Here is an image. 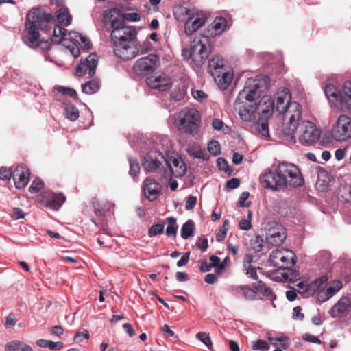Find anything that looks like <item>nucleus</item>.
Returning a JSON list of instances; mask_svg holds the SVG:
<instances>
[{
    "mask_svg": "<svg viewBox=\"0 0 351 351\" xmlns=\"http://www.w3.org/2000/svg\"><path fill=\"white\" fill-rule=\"evenodd\" d=\"M104 23L107 30L111 29L110 38L114 45V52L121 59L131 60L140 52L145 53L150 50V42L145 41L141 45L136 38V29L124 25V19L117 9L106 11Z\"/></svg>",
    "mask_w": 351,
    "mask_h": 351,
    "instance_id": "nucleus-1",
    "label": "nucleus"
},
{
    "mask_svg": "<svg viewBox=\"0 0 351 351\" xmlns=\"http://www.w3.org/2000/svg\"><path fill=\"white\" fill-rule=\"evenodd\" d=\"M267 82L268 77L265 76H257L247 80L234 104V108L239 110V116L243 121H251L255 119L256 112L263 114L270 113V109L265 107L267 101L271 108L274 106L270 97L265 95Z\"/></svg>",
    "mask_w": 351,
    "mask_h": 351,
    "instance_id": "nucleus-2",
    "label": "nucleus"
},
{
    "mask_svg": "<svg viewBox=\"0 0 351 351\" xmlns=\"http://www.w3.org/2000/svg\"><path fill=\"white\" fill-rule=\"evenodd\" d=\"M260 182L265 188L273 191H280L286 187L287 184L296 187L303 184L298 167L287 162L278 165L274 171L266 170L260 177Z\"/></svg>",
    "mask_w": 351,
    "mask_h": 351,
    "instance_id": "nucleus-3",
    "label": "nucleus"
},
{
    "mask_svg": "<svg viewBox=\"0 0 351 351\" xmlns=\"http://www.w3.org/2000/svg\"><path fill=\"white\" fill-rule=\"evenodd\" d=\"M291 97L288 91L282 90L278 93L276 98V102L270 99L273 102L274 106L272 108L269 106V103L267 101L265 107H268L270 112L274 110V108L280 114H285V119L288 120L287 125L283 128V132L287 136L290 140L295 141V131L297 126V121L301 118L302 109L300 105L295 102L290 101Z\"/></svg>",
    "mask_w": 351,
    "mask_h": 351,
    "instance_id": "nucleus-4",
    "label": "nucleus"
},
{
    "mask_svg": "<svg viewBox=\"0 0 351 351\" xmlns=\"http://www.w3.org/2000/svg\"><path fill=\"white\" fill-rule=\"evenodd\" d=\"M51 14H40L38 9H33L29 12L27 16L25 27L28 30L27 34L23 35V41L30 47H36L39 45L38 28L40 29H49Z\"/></svg>",
    "mask_w": 351,
    "mask_h": 351,
    "instance_id": "nucleus-5",
    "label": "nucleus"
},
{
    "mask_svg": "<svg viewBox=\"0 0 351 351\" xmlns=\"http://www.w3.org/2000/svg\"><path fill=\"white\" fill-rule=\"evenodd\" d=\"M208 72L221 90L226 89L233 78V73L227 69L224 60L219 56L209 60Z\"/></svg>",
    "mask_w": 351,
    "mask_h": 351,
    "instance_id": "nucleus-6",
    "label": "nucleus"
},
{
    "mask_svg": "<svg viewBox=\"0 0 351 351\" xmlns=\"http://www.w3.org/2000/svg\"><path fill=\"white\" fill-rule=\"evenodd\" d=\"M208 44L207 36H196L191 43L189 47L182 51V56L186 59H192L196 66H200L208 56Z\"/></svg>",
    "mask_w": 351,
    "mask_h": 351,
    "instance_id": "nucleus-7",
    "label": "nucleus"
},
{
    "mask_svg": "<svg viewBox=\"0 0 351 351\" xmlns=\"http://www.w3.org/2000/svg\"><path fill=\"white\" fill-rule=\"evenodd\" d=\"M325 94L331 104L345 108L351 113V82H346L340 89L331 84L327 85Z\"/></svg>",
    "mask_w": 351,
    "mask_h": 351,
    "instance_id": "nucleus-8",
    "label": "nucleus"
},
{
    "mask_svg": "<svg viewBox=\"0 0 351 351\" xmlns=\"http://www.w3.org/2000/svg\"><path fill=\"white\" fill-rule=\"evenodd\" d=\"M330 134L336 141L345 142L350 140L351 117L346 114L339 115L332 125Z\"/></svg>",
    "mask_w": 351,
    "mask_h": 351,
    "instance_id": "nucleus-9",
    "label": "nucleus"
},
{
    "mask_svg": "<svg viewBox=\"0 0 351 351\" xmlns=\"http://www.w3.org/2000/svg\"><path fill=\"white\" fill-rule=\"evenodd\" d=\"M300 119L297 121L295 133L299 134V141L304 145H311L315 143L319 136L320 131L315 125L308 121H302L300 123Z\"/></svg>",
    "mask_w": 351,
    "mask_h": 351,
    "instance_id": "nucleus-10",
    "label": "nucleus"
},
{
    "mask_svg": "<svg viewBox=\"0 0 351 351\" xmlns=\"http://www.w3.org/2000/svg\"><path fill=\"white\" fill-rule=\"evenodd\" d=\"M316 284L317 291H316L315 294H317L319 303H323L328 300L342 288L341 281L334 280L327 282V278L324 276L316 279Z\"/></svg>",
    "mask_w": 351,
    "mask_h": 351,
    "instance_id": "nucleus-11",
    "label": "nucleus"
},
{
    "mask_svg": "<svg viewBox=\"0 0 351 351\" xmlns=\"http://www.w3.org/2000/svg\"><path fill=\"white\" fill-rule=\"evenodd\" d=\"M269 261L275 267L285 270L295 264L296 258L290 250H275L270 254Z\"/></svg>",
    "mask_w": 351,
    "mask_h": 351,
    "instance_id": "nucleus-12",
    "label": "nucleus"
},
{
    "mask_svg": "<svg viewBox=\"0 0 351 351\" xmlns=\"http://www.w3.org/2000/svg\"><path fill=\"white\" fill-rule=\"evenodd\" d=\"M201 123L199 114L194 108H191L184 112L180 117L178 123V129L183 133H197Z\"/></svg>",
    "mask_w": 351,
    "mask_h": 351,
    "instance_id": "nucleus-13",
    "label": "nucleus"
},
{
    "mask_svg": "<svg viewBox=\"0 0 351 351\" xmlns=\"http://www.w3.org/2000/svg\"><path fill=\"white\" fill-rule=\"evenodd\" d=\"M285 239V229L282 224L277 222H271L268 224L266 236V241L268 245L279 246L283 243Z\"/></svg>",
    "mask_w": 351,
    "mask_h": 351,
    "instance_id": "nucleus-14",
    "label": "nucleus"
},
{
    "mask_svg": "<svg viewBox=\"0 0 351 351\" xmlns=\"http://www.w3.org/2000/svg\"><path fill=\"white\" fill-rule=\"evenodd\" d=\"M189 17L185 23L184 29L187 34H192L200 28L206 21V14L202 10H192L187 12Z\"/></svg>",
    "mask_w": 351,
    "mask_h": 351,
    "instance_id": "nucleus-15",
    "label": "nucleus"
},
{
    "mask_svg": "<svg viewBox=\"0 0 351 351\" xmlns=\"http://www.w3.org/2000/svg\"><path fill=\"white\" fill-rule=\"evenodd\" d=\"M166 161V158L162 153L157 151L149 152L143 158L142 166L147 172H154L160 169L163 162Z\"/></svg>",
    "mask_w": 351,
    "mask_h": 351,
    "instance_id": "nucleus-16",
    "label": "nucleus"
},
{
    "mask_svg": "<svg viewBox=\"0 0 351 351\" xmlns=\"http://www.w3.org/2000/svg\"><path fill=\"white\" fill-rule=\"evenodd\" d=\"M156 60L157 58L154 55L141 58L135 62L133 70L137 75H146L153 71Z\"/></svg>",
    "mask_w": 351,
    "mask_h": 351,
    "instance_id": "nucleus-17",
    "label": "nucleus"
},
{
    "mask_svg": "<svg viewBox=\"0 0 351 351\" xmlns=\"http://www.w3.org/2000/svg\"><path fill=\"white\" fill-rule=\"evenodd\" d=\"M66 197L61 193L56 194L45 191L41 195L42 204L52 210H58L64 202Z\"/></svg>",
    "mask_w": 351,
    "mask_h": 351,
    "instance_id": "nucleus-18",
    "label": "nucleus"
},
{
    "mask_svg": "<svg viewBox=\"0 0 351 351\" xmlns=\"http://www.w3.org/2000/svg\"><path fill=\"white\" fill-rule=\"evenodd\" d=\"M146 82L151 88L159 91H165L169 89L171 85V78L166 74L149 76L146 79Z\"/></svg>",
    "mask_w": 351,
    "mask_h": 351,
    "instance_id": "nucleus-19",
    "label": "nucleus"
},
{
    "mask_svg": "<svg viewBox=\"0 0 351 351\" xmlns=\"http://www.w3.org/2000/svg\"><path fill=\"white\" fill-rule=\"evenodd\" d=\"M165 163L176 177H182L186 173V165L178 155L168 157L166 158Z\"/></svg>",
    "mask_w": 351,
    "mask_h": 351,
    "instance_id": "nucleus-20",
    "label": "nucleus"
},
{
    "mask_svg": "<svg viewBox=\"0 0 351 351\" xmlns=\"http://www.w3.org/2000/svg\"><path fill=\"white\" fill-rule=\"evenodd\" d=\"M98 58L95 53H91L85 60L81 61V63L76 69V74L82 75L87 71L90 76H93L95 73V69L97 66Z\"/></svg>",
    "mask_w": 351,
    "mask_h": 351,
    "instance_id": "nucleus-21",
    "label": "nucleus"
},
{
    "mask_svg": "<svg viewBox=\"0 0 351 351\" xmlns=\"http://www.w3.org/2000/svg\"><path fill=\"white\" fill-rule=\"evenodd\" d=\"M351 310V302L347 297H342L330 309V314L333 318L346 316Z\"/></svg>",
    "mask_w": 351,
    "mask_h": 351,
    "instance_id": "nucleus-22",
    "label": "nucleus"
},
{
    "mask_svg": "<svg viewBox=\"0 0 351 351\" xmlns=\"http://www.w3.org/2000/svg\"><path fill=\"white\" fill-rule=\"evenodd\" d=\"M143 191L146 198L153 201L160 193L161 185L156 180L147 178L143 182Z\"/></svg>",
    "mask_w": 351,
    "mask_h": 351,
    "instance_id": "nucleus-23",
    "label": "nucleus"
},
{
    "mask_svg": "<svg viewBox=\"0 0 351 351\" xmlns=\"http://www.w3.org/2000/svg\"><path fill=\"white\" fill-rule=\"evenodd\" d=\"M29 170L26 166H18L13 172L15 186L17 189L25 187L29 181Z\"/></svg>",
    "mask_w": 351,
    "mask_h": 351,
    "instance_id": "nucleus-24",
    "label": "nucleus"
},
{
    "mask_svg": "<svg viewBox=\"0 0 351 351\" xmlns=\"http://www.w3.org/2000/svg\"><path fill=\"white\" fill-rule=\"evenodd\" d=\"M230 291L234 295L237 297L242 296L247 300H254L256 298V292L247 285H232Z\"/></svg>",
    "mask_w": 351,
    "mask_h": 351,
    "instance_id": "nucleus-25",
    "label": "nucleus"
},
{
    "mask_svg": "<svg viewBox=\"0 0 351 351\" xmlns=\"http://www.w3.org/2000/svg\"><path fill=\"white\" fill-rule=\"evenodd\" d=\"M295 290L303 298H308L312 296L315 294L316 291H317L316 280L313 281L311 283H308L307 282L304 281H300L295 283Z\"/></svg>",
    "mask_w": 351,
    "mask_h": 351,
    "instance_id": "nucleus-26",
    "label": "nucleus"
},
{
    "mask_svg": "<svg viewBox=\"0 0 351 351\" xmlns=\"http://www.w3.org/2000/svg\"><path fill=\"white\" fill-rule=\"evenodd\" d=\"M228 27L227 20L222 16L216 17L210 25L212 32L211 36H216L222 34Z\"/></svg>",
    "mask_w": 351,
    "mask_h": 351,
    "instance_id": "nucleus-27",
    "label": "nucleus"
},
{
    "mask_svg": "<svg viewBox=\"0 0 351 351\" xmlns=\"http://www.w3.org/2000/svg\"><path fill=\"white\" fill-rule=\"evenodd\" d=\"M69 37L73 40V44H78L82 48L88 50L91 48V43L86 36H84L77 32H70Z\"/></svg>",
    "mask_w": 351,
    "mask_h": 351,
    "instance_id": "nucleus-28",
    "label": "nucleus"
},
{
    "mask_svg": "<svg viewBox=\"0 0 351 351\" xmlns=\"http://www.w3.org/2000/svg\"><path fill=\"white\" fill-rule=\"evenodd\" d=\"M5 351H32V348L24 343L23 341L19 340H14L8 342L5 346Z\"/></svg>",
    "mask_w": 351,
    "mask_h": 351,
    "instance_id": "nucleus-29",
    "label": "nucleus"
},
{
    "mask_svg": "<svg viewBox=\"0 0 351 351\" xmlns=\"http://www.w3.org/2000/svg\"><path fill=\"white\" fill-rule=\"evenodd\" d=\"M66 35V30L62 27L56 25L53 27V36L51 38V41L59 45L62 43L63 45H66L63 42L66 40L64 37Z\"/></svg>",
    "mask_w": 351,
    "mask_h": 351,
    "instance_id": "nucleus-30",
    "label": "nucleus"
},
{
    "mask_svg": "<svg viewBox=\"0 0 351 351\" xmlns=\"http://www.w3.org/2000/svg\"><path fill=\"white\" fill-rule=\"evenodd\" d=\"M56 19L59 24L62 25H68L71 23L72 17L66 8L62 7L56 12Z\"/></svg>",
    "mask_w": 351,
    "mask_h": 351,
    "instance_id": "nucleus-31",
    "label": "nucleus"
},
{
    "mask_svg": "<svg viewBox=\"0 0 351 351\" xmlns=\"http://www.w3.org/2000/svg\"><path fill=\"white\" fill-rule=\"evenodd\" d=\"M36 343L40 348H47L51 350H60L63 348V343L61 342H53L44 339H38Z\"/></svg>",
    "mask_w": 351,
    "mask_h": 351,
    "instance_id": "nucleus-32",
    "label": "nucleus"
},
{
    "mask_svg": "<svg viewBox=\"0 0 351 351\" xmlns=\"http://www.w3.org/2000/svg\"><path fill=\"white\" fill-rule=\"evenodd\" d=\"M195 231V223L192 220H188L184 223L181 229V237L187 239L190 237L193 236Z\"/></svg>",
    "mask_w": 351,
    "mask_h": 351,
    "instance_id": "nucleus-33",
    "label": "nucleus"
},
{
    "mask_svg": "<svg viewBox=\"0 0 351 351\" xmlns=\"http://www.w3.org/2000/svg\"><path fill=\"white\" fill-rule=\"evenodd\" d=\"M99 88L98 80L94 79L82 85V90L84 93L91 95L96 93Z\"/></svg>",
    "mask_w": 351,
    "mask_h": 351,
    "instance_id": "nucleus-34",
    "label": "nucleus"
},
{
    "mask_svg": "<svg viewBox=\"0 0 351 351\" xmlns=\"http://www.w3.org/2000/svg\"><path fill=\"white\" fill-rule=\"evenodd\" d=\"M186 93V87L181 84L178 86L174 88L171 93V97L175 101H180L184 99Z\"/></svg>",
    "mask_w": 351,
    "mask_h": 351,
    "instance_id": "nucleus-35",
    "label": "nucleus"
},
{
    "mask_svg": "<svg viewBox=\"0 0 351 351\" xmlns=\"http://www.w3.org/2000/svg\"><path fill=\"white\" fill-rule=\"evenodd\" d=\"M256 128L259 134L266 139L269 138L268 123L266 120H258L256 123Z\"/></svg>",
    "mask_w": 351,
    "mask_h": 351,
    "instance_id": "nucleus-36",
    "label": "nucleus"
},
{
    "mask_svg": "<svg viewBox=\"0 0 351 351\" xmlns=\"http://www.w3.org/2000/svg\"><path fill=\"white\" fill-rule=\"evenodd\" d=\"M64 111L65 117L72 121L77 120L79 117L78 110L75 106L73 105L66 106Z\"/></svg>",
    "mask_w": 351,
    "mask_h": 351,
    "instance_id": "nucleus-37",
    "label": "nucleus"
},
{
    "mask_svg": "<svg viewBox=\"0 0 351 351\" xmlns=\"http://www.w3.org/2000/svg\"><path fill=\"white\" fill-rule=\"evenodd\" d=\"M253 288L257 291L263 293L265 296H270L272 295V291L271 289L266 286V285L262 281H258L253 284Z\"/></svg>",
    "mask_w": 351,
    "mask_h": 351,
    "instance_id": "nucleus-38",
    "label": "nucleus"
},
{
    "mask_svg": "<svg viewBox=\"0 0 351 351\" xmlns=\"http://www.w3.org/2000/svg\"><path fill=\"white\" fill-rule=\"evenodd\" d=\"M169 224L166 229V234L167 236H176L177 234L178 226L176 225V219L173 217L167 218Z\"/></svg>",
    "mask_w": 351,
    "mask_h": 351,
    "instance_id": "nucleus-39",
    "label": "nucleus"
},
{
    "mask_svg": "<svg viewBox=\"0 0 351 351\" xmlns=\"http://www.w3.org/2000/svg\"><path fill=\"white\" fill-rule=\"evenodd\" d=\"M196 337L201 341L209 350L213 349V343L209 335L205 332H200L196 335Z\"/></svg>",
    "mask_w": 351,
    "mask_h": 351,
    "instance_id": "nucleus-40",
    "label": "nucleus"
},
{
    "mask_svg": "<svg viewBox=\"0 0 351 351\" xmlns=\"http://www.w3.org/2000/svg\"><path fill=\"white\" fill-rule=\"evenodd\" d=\"M128 160L130 163L129 173L131 176L134 177L139 173V164L135 158H133L132 157H128Z\"/></svg>",
    "mask_w": 351,
    "mask_h": 351,
    "instance_id": "nucleus-41",
    "label": "nucleus"
},
{
    "mask_svg": "<svg viewBox=\"0 0 351 351\" xmlns=\"http://www.w3.org/2000/svg\"><path fill=\"white\" fill-rule=\"evenodd\" d=\"M208 150L210 154L217 156L221 152V146L218 141H211L208 145Z\"/></svg>",
    "mask_w": 351,
    "mask_h": 351,
    "instance_id": "nucleus-42",
    "label": "nucleus"
},
{
    "mask_svg": "<svg viewBox=\"0 0 351 351\" xmlns=\"http://www.w3.org/2000/svg\"><path fill=\"white\" fill-rule=\"evenodd\" d=\"M228 228L229 221L228 219H226L223 221L222 226L221 227L219 231L216 235V239L217 241H222L225 239Z\"/></svg>",
    "mask_w": 351,
    "mask_h": 351,
    "instance_id": "nucleus-43",
    "label": "nucleus"
},
{
    "mask_svg": "<svg viewBox=\"0 0 351 351\" xmlns=\"http://www.w3.org/2000/svg\"><path fill=\"white\" fill-rule=\"evenodd\" d=\"M252 348L254 350L267 351L269 349V345L265 341L258 339L252 342Z\"/></svg>",
    "mask_w": 351,
    "mask_h": 351,
    "instance_id": "nucleus-44",
    "label": "nucleus"
},
{
    "mask_svg": "<svg viewBox=\"0 0 351 351\" xmlns=\"http://www.w3.org/2000/svg\"><path fill=\"white\" fill-rule=\"evenodd\" d=\"M188 153L190 156L200 159H204L206 156V152L200 148L190 147L188 149Z\"/></svg>",
    "mask_w": 351,
    "mask_h": 351,
    "instance_id": "nucleus-45",
    "label": "nucleus"
},
{
    "mask_svg": "<svg viewBox=\"0 0 351 351\" xmlns=\"http://www.w3.org/2000/svg\"><path fill=\"white\" fill-rule=\"evenodd\" d=\"M54 88L58 92L62 93L64 95H69L74 99L77 98V92L73 88L62 86H56Z\"/></svg>",
    "mask_w": 351,
    "mask_h": 351,
    "instance_id": "nucleus-46",
    "label": "nucleus"
},
{
    "mask_svg": "<svg viewBox=\"0 0 351 351\" xmlns=\"http://www.w3.org/2000/svg\"><path fill=\"white\" fill-rule=\"evenodd\" d=\"M164 231V226L161 223L153 225L149 230V236L150 237L160 234Z\"/></svg>",
    "mask_w": 351,
    "mask_h": 351,
    "instance_id": "nucleus-47",
    "label": "nucleus"
},
{
    "mask_svg": "<svg viewBox=\"0 0 351 351\" xmlns=\"http://www.w3.org/2000/svg\"><path fill=\"white\" fill-rule=\"evenodd\" d=\"M13 176V173L10 169L1 167L0 169V179L2 180H8Z\"/></svg>",
    "mask_w": 351,
    "mask_h": 351,
    "instance_id": "nucleus-48",
    "label": "nucleus"
},
{
    "mask_svg": "<svg viewBox=\"0 0 351 351\" xmlns=\"http://www.w3.org/2000/svg\"><path fill=\"white\" fill-rule=\"evenodd\" d=\"M43 184L41 180L36 179L29 186V191L31 193L38 192L42 188Z\"/></svg>",
    "mask_w": 351,
    "mask_h": 351,
    "instance_id": "nucleus-49",
    "label": "nucleus"
},
{
    "mask_svg": "<svg viewBox=\"0 0 351 351\" xmlns=\"http://www.w3.org/2000/svg\"><path fill=\"white\" fill-rule=\"evenodd\" d=\"M82 337L85 339H89L90 335L88 330H84V331L77 332L74 336V341L78 343L81 342Z\"/></svg>",
    "mask_w": 351,
    "mask_h": 351,
    "instance_id": "nucleus-50",
    "label": "nucleus"
},
{
    "mask_svg": "<svg viewBox=\"0 0 351 351\" xmlns=\"http://www.w3.org/2000/svg\"><path fill=\"white\" fill-rule=\"evenodd\" d=\"M287 341V338L286 337H275L273 339L271 344L275 347H278L279 343H280L281 346L285 349L287 348V345H286Z\"/></svg>",
    "mask_w": 351,
    "mask_h": 351,
    "instance_id": "nucleus-51",
    "label": "nucleus"
},
{
    "mask_svg": "<svg viewBox=\"0 0 351 351\" xmlns=\"http://www.w3.org/2000/svg\"><path fill=\"white\" fill-rule=\"evenodd\" d=\"M197 197L195 196H189L186 200L185 208L186 210H192L197 204Z\"/></svg>",
    "mask_w": 351,
    "mask_h": 351,
    "instance_id": "nucleus-52",
    "label": "nucleus"
},
{
    "mask_svg": "<svg viewBox=\"0 0 351 351\" xmlns=\"http://www.w3.org/2000/svg\"><path fill=\"white\" fill-rule=\"evenodd\" d=\"M196 245L203 252L206 251L208 247V239L206 238H199L196 243Z\"/></svg>",
    "mask_w": 351,
    "mask_h": 351,
    "instance_id": "nucleus-53",
    "label": "nucleus"
},
{
    "mask_svg": "<svg viewBox=\"0 0 351 351\" xmlns=\"http://www.w3.org/2000/svg\"><path fill=\"white\" fill-rule=\"evenodd\" d=\"M189 258H190V252H187L177 262V266L181 267L186 265L189 261Z\"/></svg>",
    "mask_w": 351,
    "mask_h": 351,
    "instance_id": "nucleus-54",
    "label": "nucleus"
},
{
    "mask_svg": "<svg viewBox=\"0 0 351 351\" xmlns=\"http://www.w3.org/2000/svg\"><path fill=\"white\" fill-rule=\"evenodd\" d=\"M302 338L304 340L308 341V342L315 343H317V344L321 343L320 339L313 335L305 334L303 335Z\"/></svg>",
    "mask_w": 351,
    "mask_h": 351,
    "instance_id": "nucleus-55",
    "label": "nucleus"
},
{
    "mask_svg": "<svg viewBox=\"0 0 351 351\" xmlns=\"http://www.w3.org/2000/svg\"><path fill=\"white\" fill-rule=\"evenodd\" d=\"M302 308L300 306H295L293 308V317L295 319L302 320L304 318V314L302 313Z\"/></svg>",
    "mask_w": 351,
    "mask_h": 351,
    "instance_id": "nucleus-56",
    "label": "nucleus"
},
{
    "mask_svg": "<svg viewBox=\"0 0 351 351\" xmlns=\"http://www.w3.org/2000/svg\"><path fill=\"white\" fill-rule=\"evenodd\" d=\"M192 95L193 97L198 101H202L205 97H206V93L199 90H192Z\"/></svg>",
    "mask_w": 351,
    "mask_h": 351,
    "instance_id": "nucleus-57",
    "label": "nucleus"
},
{
    "mask_svg": "<svg viewBox=\"0 0 351 351\" xmlns=\"http://www.w3.org/2000/svg\"><path fill=\"white\" fill-rule=\"evenodd\" d=\"M240 184L239 180L237 178H232L229 180L226 183V186L229 189H237Z\"/></svg>",
    "mask_w": 351,
    "mask_h": 351,
    "instance_id": "nucleus-58",
    "label": "nucleus"
},
{
    "mask_svg": "<svg viewBox=\"0 0 351 351\" xmlns=\"http://www.w3.org/2000/svg\"><path fill=\"white\" fill-rule=\"evenodd\" d=\"M252 248L256 252H261L263 248V240L258 237L252 243Z\"/></svg>",
    "mask_w": 351,
    "mask_h": 351,
    "instance_id": "nucleus-59",
    "label": "nucleus"
},
{
    "mask_svg": "<svg viewBox=\"0 0 351 351\" xmlns=\"http://www.w3.org/2000/svg\"><path fill=\"white\" fill-rule=\"evenodd\" d=\"M239 227L241 230H248L252 227L251 221L250 220L243 219L239 222Z\"/></svg>",
    "mask_w": 351,
    "mask_h": 351,
    "instance_id": "nucleus-60",
    "label": "nucleus"
},
{
    "mask_svg": "<svg viewBox=\"0 0 351 351\" xmlns=\"http://www.w3.org/2000/svg\"><path fill=\"white\" fill-rule=\"evenodd\" d=\"M212 126L216 130H221L224 126V123L219 119H214L212 122Z\"/></svg>",
    "mask_w": 351,
    "mask_h": 351,
    "instance_id": "nucleus-61",
    "label": "nucleus"
},
{
    "mask_svg": "<svg viewBox=\"0 0 351 351\" xmlns=\"http://www.w3.org/2000/svg\"><path fill=\"white\" fill-rule=\"evenodd\" d=\"M12 215L15 219H22L25 217L24 212L19 208H14L12 210Z\"/></svg>",
    "mask_w": 351,
    "mask_h": 351,
    "instance_id": "nucleus-62",
    "label": "nucleus"
},
{
    "mask_svg": "<svg viewBox=\"0 0 351 351\" xmlns=\"http://www.w3.org/2000/svg\"><path fill=\"white\" fill-rule=\"evenodd\" d=\"M16 324V319L13 315H10L5 319V327L8 328H12Z\"/></svg>",
    "mask_w": 351,
    "mask_h": 351,
    "instance_id": "nucleus-63",
    "label": "nucleus"
},
{
    "mask_svg": "<svg viewBox=\"0 0 351 351\" xmlns=\"http://www.w3.org/2000/svg\"><path fill=\"white\" fill-rule=\"evenodd\" d=\"M50 332L51 335L60 336L63 334L64 330L60 326H55L51 328Z\"/></svg>",
    "mask_w": 351,
    "mask_h": 351,
    "instance_id": "nucleus-64",
    "label": "nucleus"
}]
</instances>
